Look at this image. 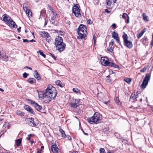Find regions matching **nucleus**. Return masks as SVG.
Listing matches in <instances>:
<instances>
[{"label": "nucleus", "instance_id": "1", "mask_svg": "<svg viewBox=\"0 0 153 153\" xmlns=\"http://www.w3.org/2000/svg\"><path fill=\"white\" fill-rule=\"evenodd\" d=\"M57 94V91L56 88L51 85H48L45 92L43 93V98L45 99L46 102L49 103L52 99L55 100Z\"/></svg>", "mask_w": 153, "mask_h": 153}, {"label": "nucleus", "instance_id": "2", "mask_svg": "<svg viewBox=\"0 0 153 153\" xmlns=\"http://www.w3.org/2000/svg\"><path fill=\"white\" fill-rule=\"evenodd\" d=\"M86 29V27L85 25L82 24L79 25L77 31L79 35V36L77 37L78 39H86V35L85 33H87Z\"/></svg>", "mask_w": 153, "mask_h": 153}, {"label": "nucleus", "instance_id": "3", "mask_svg": "<svg viewBox=\"0 0 153 153\" xmlns=\"http://www.w3.org/2000/svg\"><path fill=\"white\" fill-rule=\"evenodd\" d=\"M102 118L100 114L96 112L93 116L88 119L89 123H92V124H97L101 122Z\"/></svg>", "mask_w": 153, "mask_h": 153}, {"label": "nucleus", "instance_id": "4", "mask_svg": "<svg viewBox=\"0 0 153 153\" xmlns=\"http://www.w3.org/2000/svg\"><path fill=\"white\" fill-rule=\"evenodd\" d=\"M122 38L123 39L124 45L128 48H131L133 46V44L131 42L128 40L127 35L125 32L123 33Z\"/></svg>", "mask_w": 153, "mask_h": 153}, {"label": "nucleus", "instance_id": "5", "mask_svg": "<svg viewBox=\"0 0 153 153\" xmlns=\"http://www.w3.org/2000/svg\"><path fill=\"white\" fill-rule=\"evenodd\" d=\"M79 5L77 4L75 5H74L72 7L73 13L76 17H79L81 16L80 9L79 8Z\"/></svg>", "mask_w": 153, "mask_h": 153}, {"label": "nucleus", "instance_id": "6", "mask_svg": "<svg viewBox=\"0 0 153 153\" xmlns=\"http://www.w3.org/2000/svg\"><path fill=\"white\" fill-rule=\"evenodd\" d=\"M25 121L28 124L31 126L35 127L37 125V124L34 121V119L33 118H27L25 119Z\"/></svg>", "mask_w": 153, "mask_h": 153}, {"label": "nucleus", "instance_id": "7", "mask_svg": "<svg viewBox=\"0 0 153 153\" xmlns=\"http://www.w3.org/2000/svg\"><path fill=\"white\" fill-rule=\"evenodd\" d=\"M27 100L30 102L31 104L38 111H40L42 108L41 106L39 105L38 103L32 100L27 99Z\"/></svg>", "mask_w": 153, "mask_h": 153}, {"label": "nucleus", "instance_id": "8", "mask_svg": "<svg viewBox=\"0 0 153 153\" xmlns=\"http://www.w3.org/2000/svg\"><path fill=\"white\" fill-rule=\"evenodd\" d=\"M79 101L78 100L74 99L70 103V105L71 108H76L79 105Z\"/></svg>", "mask_w": 153, "mask_h": 153}, {"label": "nucleus", "instance_id": "9", "mask_svg": "<svg viewBox=\"0 0 153 153\" xmlns=\"http://www.w3.org/2000/svg\"><path fill=\"white\" fill-rule=\"evenodd\" d=\"M11 19V17L7 14H4L2 16V21L7 23H8Z\"/></svg>", "mask_w": 153, "mask_h": 153}, {"label": "nucleus", "instance_id": "10", "mask_svg": "<svg viewBox=\"0 0 153 153\" xmlns=\"http://www.w3.org/2000/svg\"><path fill=\"white\" fill-rule=\"evenodd\" d=\"M117 1V0H106V7L108 9L110 8L112 3H115Z\"/></svg>", "mask_w": 153, "mask_h": 153}, {"label": "nucleus", "instance_id": "11", "mask_svg": "<svg viewBox=\"0 0 153 153\" xmlns=\"http://www.w3.org/2000/svg\"><path fill=\"white\" fill-rule=\"evenodd\" d=\"M66 46L65 44L63 42L62 43L61 45H60L58 47H56V49L59 52L62 51L65 48Z\"/></svg>", "mask_w": 153, "mask_h": 153}, {"label": "nucleus", "instance_id": "12", "mask_svg": "<svg viewBox=\"0 0 153 153\" xmlns=\"http://www.w3.org/2000/svg\"><path fill=\"white\" fill-rule=\"evenodd\" d=\"M24 108L26 110L29 112L30 113L32 114H35V112L28 105H26L24 106Z\"/></svg>", "mask_w": 153, "mask_h": 153}, {"label": "nucleus", "instance_id": "13", "mask_svg": "<svg viewBox=\"0 0 153 153\" xmlns=\"http://www.w3.org/2000/svg\"><path fill=\"white\" fill-rule=\"evenodd\" d=\"M63 42V40L62 38L59 36H57L55 39V42L54 45L57 44L58 43H62Z\"/></svg>", "mask_w": 153, "mask_h": 153}, {"label": "nucleus", "instance_id": "14", "mask_svg": "<svg viewBox=\"0 0 153 153\" xmlns=\"http://www.w3.org/2000/svg\"><path fill=\"white\" fill-rule=\"evenodd\" d=\"M7 24H8V25L11 27L16 28L17 27V25L12 19Z\"/></svg>", "mask_w": 153, "mask_h": 153}, {"label": "nucleus", "instance_id": "15", "mask_svg": "<svg viewBox=\"0 0 153 153\" xmlns=\"http://www.w3.org/2000/svg\"><path fill=\"white\" fill-rule=\"evenodd\" d=\"M108 59L106 58L105 59L104 57H101V62L102 65L105 66H107L108 63Z\"/></svg>", "mask_w": 153, "mask_h": 153}, {"label": "nucleus", "instance_id": "16", "mask_svg": "<svg viewBox=\"0 0 153 153\" xmlns=\"http://www.w3.org/2000/svg\"><path fill=\"white\" fill-rule=\"evenodd\" d=\"M58 148L55 144H52L51 146V150L53 153H57Z\"/></svg>", "mask_w": 153, "mask_h": 153}, {"label": "nucleus", "instance_id": "17", "mask_svg": "<svg viewBox=\"0 0 153 153\" xmlns=\"http://www.w3.org/2000/svg\"><path fill=\"white\" fill-rule=\"evenodd\" d=\"M107 66H108L111 67H114L115 68H117L119 67L118 66L116 65L113 62H110L108 61L107 64Z\"/></svg>", "mask_w": 153, "mask_h": 153}, {"label": "nucleus", "instance_id": "18", "mask_svg": "<svg viewBox=\"0 0 153 153\" xmlns=\"http://www.w3.org/2000/svg\"><path fill=\"white\" fill-rule=\"evenodd\" d=\"M34 73L35 74L34 75V77L36 79L38 80H39L41 79V77L38 73L37 70H35L34 71Z\"/></svg>", "mask_w": 153, "mask_h": 153}, {"label": "nucleus", "instance_id": "19", "mask_svg": "<svg viewBox=\"0 0 153 153\" xmlns=\"http://www.w3.org/2000/svg\"><path fill=\"white\" fill-rule=\"evenodd\" d=\"M56 16H52L51 17V18L50 20V21L54 25L56 24V21H55L56 17Z\"/></svg>", "mask_w": 153, "mask_h": 153}, {"label": "nucleus", "instance_id": "20", "mask_svg": "<svg viewBox=\"0 0 153 153\" xmlns=\"http://www.w3.org/2000/svg\"><path fill=\"white\" fill-rule=\"evenodd\" d=\"M148 82L143 80V82L141 85V88L143 89L145 88L148 84Z\"/></svg>", "mask_w": 153, "mask_h": 153}, {"label": "nucleus", "instance_id": "21", "mask_svg": "<svg viewBox=\"0 0 153 153\" xmlns=\"http://www.w3.org/2000/svg\"><path fill=\"white\" fill-rule=\"evenodd\" d=\"M27 82L31 84H33L35 83L36 80L35 79L33 78H30L27 80Z\"/></svg>", "mask_w": 153, "mask_h": 153}, {"label": "nucleus", "instance_id": "22", "mask_svg": "<svg viewBox=\"0 0 153 153\" xmlns=\"http://www.w3.org/2000/svg\"><path fill=\"white\" fill-rule=\"evenodd\" d=\"M150 74L148 73L147 74L143 80L148 82L150 80Z\"/></svg>", "mask_w": 153, "mask_h": 153}, {"label": "nucleus", "instance_id": "23", "mask_svg": "<svg viewBox=\"0 0 153 153\" xmlns=\"http://www.w3.org/2000/svg\"><path fill=\"white\" fill-rule=\"evenodd\" d=\"M16 113L17 115L20 116H24L25 115V113L20 110H17L16 112Z\"/></svg>", "mask_w": 153, "mask_h": 153}, {"label": "nucleus", "instance_id": "24", "mask_svg": "<svg viewBox=\"0 0 153 153\" xmlns=\"http://www.w3.org/2000/svg\"><path fill=\"white\" fill-rule=\"evenodd\" d=\"M40 34L43 37H46L47 36H48V34H49L47 32L45 31L41 32Z\"/></svg>", "mask_w": 153, "mask_h": 153}, {"label": "nucleus", "instance_id": "25", "mask_svg": "<svg viewBox=\"0 0 153 153\" xmlns=\"http://www.w3.org/2000/svg\"><path fill=\"white\" fill-rule=\"evenodd\" d=\"M59 131L61 134L62 137L63 138H65L66 135L64 131L61 128L59 129Z\"/></svg>", "mask_w": 153, "mask_h": 153}, {"label": "nucleus", "instance_id": "26", "mask_svg": "<svg viewBox=\"0 0 153 153\" xmlns=\"http://www.w3.org/2000/svg\"><path fill=\"white\" fill-rule=\"evenodd\" d=\"M142 16L143 17V19L144 20V21H145L148 22L149 21V20L148 19L149 18L146 16V14L145 13H143L142 14Z\"/></svg>", "mask_w": 153, "mask_h": 153}, {"label": "nucleus", "instance_id": "27", "mask_svg": "<svg viewBox=\"0 0 153 153\" xmlns=\"http://www.w3.org/2000/svg\"><path fill=\"white\" fill-rule=\"evenodd\" d=\"M55 83L57 85L61 87H62L64 85L62 84L61 81L59 80H58L56 81Z\"/></svg>", "mask_w": 153, "mask_h": 153}, {"label": "nucleus", "instance_id": "28", "mask_svg": "<svg viewBox=\"0 0 153 153\" xmlns=\"http://www.w3.org/2000/svg\"><path fill=\"white\" fill-rule=\"evenodd\" d=\"M22 140L21 139H19L18 140H17L16 141V145L17 146H20V144L22 143Z\"/></svg>", "mask_w": 153, "mask_h": 153}, {"label": "nucleus", "instance_id": "29", "mask_svg": "<svg viewBox=\"0 0 153 153\" xmlns=\"http://www.w3.org/2000/svg\"><path fill=\"white\" fill-rule=\"evenodd\" d=\"M118 36V34L116 33L115 31H114L112 33V37L114 39H115V38H117Z\"/></svg>", "mask_w": 153, "mask_h": 153}, {"label": "nucleus", "instance_id": "30", "mask_svg": "<svg viewBox=\"0 0 153 153\" xmlns=\"http://www.w3.org/2000/svg\"><path fill=\"white\" fill-rule=\"evenodd\" d=\"M73 91L75 93L77 94H80V91L77 88H73Z\"/></svg>", "mask_w": 153, "mask_h": 153}, {"label": "nucleus", "instance_id": "31", "mask_svg": "<svg viewBox=\"0 0 153 153\" xmlns=\"http://www.w3.org/2000/svg\"><path fill=\"white\" fill-rule=\"evenodd\" d=\"M37 52V53H39V54L41 56H42L44 58H45L46 57V55L42 51L39 50Z\"/></svg>", "mask_w": 153, "mask_h": 153}, {"label": "nucleus", "instance_id": "32", "mask_svg": "<svg viewBox=\"0 0 153 153\" xmlns=\"http://www.w3.org/2000/svg\"><path fill=\"white\" fill-rule=\"evenodd\" d=\"M25 11L26 12V13L27 14L28 16H31L32 12L30 10L28 9Z\"/></svg>", "mask_w": 153, "mask_h": 153}, {"label": "nucleus", "instance_id": "33", "mask_svg": "<svg viewBox=\"0 0 153 153\" xmlns=\"http://www.w3.org/2000/svg\"><path fill=\"white\" fill-rule=\"evenodd\" d=\"M115 39H116V41H117V42L119 43V45H121V46H122L121 45V44L120 42V39L119 37L118 36L117 38L115 37Z\"/></svg>", "mask_w": 153, "mask_h": 153}, {"label": "nucleus", "instance_id": "34", "mask_svg": "<svg viewBox=\"0 0 153 153\" xmlns=\"http://www.w3.org/2000/svg\"><path fill=\"white\" fill-rule=\"evenodd\" d=\"M124 81L128 83H130L131 81V79L130 78H126L124 79Z\"/></svg>", "mask_w": 153, "mask_h": 153}, {"label": "nucleus", "instance_id": "35", "mask_svg": "<svg viewBox=\"0 0 153 153\" xmlns=\"http://www.w3.org/2000/svg\"><path fill=\"white\" fill-rule=\"evenodd\" d=\"M46 41L48 42H49L51 41V36H49V35L48 34V36H47L46 37Z\"/></svg>", "mask_w": 153, "mask_h": 153}, {"label": "nucleus", "instance_id": "36", "mask_svg": "<svg viewBox=\"0 0 153 153\" xmlns=\"http://www.w3.org/2000/svg\"><path fill=\"white\" fill-rule=\"evenodd\" d=\"M114 42V40L113 39H112L111 40V42H110L109 43V46L112 47L113 45Z\"/></svg>", "mask_w": 153, "mask_h": 153}, {"label": "nucleus", "instance_id": "37", "mask_svg": "<svg viewBox=\"0 0 153 153\" xmlns=\"http://www.w3.org/2000/svg\"><path fill=\"white\" fill-rule=\"evenodd\" d=\"M137 97L136 96L135 94H132L130 97V98H131L133 100H135L137 98Z\"/></svg>", "mask_w": 153, "mask_h": 153}, {"label": "nucleus", "instance_id": "38", "mask_svg": "<svg viewBox=\"0 0 153 153\" xmlns=\"http://www.w3.org/2000/svg\"><path fill=\"white\" fill-rule=\"evenodd\" d=\"M108 131V127H106L103 128V131L105 133H106Z\"/></svg>", "mask_w": 153, "mask_h": 153}, {"label": "nucleus", "instance_id": "39", "mask_svg": "<svg viewBox=\"0 0 153 153\" xmlns=\"http://www.w3.org/2000/svg\"><path fill=\"white\" fill-rule=\"evenodd\" d=\"M100 153H106L105 152V150L103 148H100Z\"/></svg>", "mask_w": 153, "mask_h": 153}, {"label": "nucleus", "instance_id": "40", "mask_svg": "<svg viewBox=\"0 0 153 153\" xmlns=\"http://www.w3.org/2000/svg\"><path fill=\"white\" fill-rule=\"evenodd\" d=\"M125 15H126L127 16H128L127 14L126 13H124L122 15V18L123 19H126V16Z\"/></svg>", "mask_w": 153, "mask_h": 153}, {"label": "nucleus", "instance_id": "41", "mask_svg": "<svg viewBox=\"0 0 153 153\" xmlns=\"http://www.w3.org/2000/svg\"><path fill=\"white\" fill-rule=\"evenodd\" d=\"M28 75V74H27L26 73V72H25L23 74V77L25 78H26L27 77Z\"/></svg>", "mask_w": 153, "mask_h": 153}, {"label": "nucleus", "instance_id": "42", "mask_svg": "<svg viewBox=\"0 0 153 153\" xmlns=\"http://www.w3.org/2000/svg\"><path fill=\"white\" fill-rule=\"evenodd\" d=\"M143 34L141 33H140L138 34H137V36L138 39H140L143 35Z\"/></svg>", "mask_w": 153, "mask_h": 153}, {"label": "nucleus", "instance_id": "43", "mask_svg": "<svg viewBox=\"0 0 153 153\" xmlns=\"http://www.w3.org/2000/svg\"><path fill=\"white\" fill-rule=\"evenodd\" d=\"M53 15L55 16H57V17H58V14H57L56 13V11H55V10H54L53 11H52Z\"/></svg>", "mask_w": 153, "mask_h": 153}, {"label": "nucleus", "instance_id": "44", "mask_svg": "<svg viewBox=\"0 0 153 153\" xmlns=\"http://www.w3.org/2000/svg\"><path fill=\"white\" fill-rule=\"evenodd\" d=\"M111 26L114 28V29H115L117 27L115 23H113Z\"/></svg>", "mask_w": 153, "mask_h": 153}, {"label": "nucleus", "instance_id": "45", "mask_svg": "<svg viewBox=\"0 0 153 153\" xmlns=\"http://www.w3.org/2000/svg\"><path fill=\"white\" fill-rule=\"evenodd\" d=\"M23 8L24 10L25 11L28 9L27 8V7L25 4L23 5Z\"/></svg>", "mask_w": 153, "mask_h": 153}, {"label": "nucleus", "instance_id": "46", "mask_svg": "<svg viewBox=\"0 0 153 153\" xmlns=\"http://www.w3.org/2000/svg\"><path fill=\"white\" fill-rule=\"evenodd\" d=\"M146 70V68H144L140 70V71L142 72H145Z\"/></svg>", "mask_w": 153, "mask_h": 153}, {"label": "nucleus", "instance_id": "47", "mask_svg": "<svg viewBox=\"0 0 153 153\" xmlns=\"http://www.w3.org/2000/svg\"><path fill=\"white\" fill-rule=\"evenodd\" d=\"M87 22H88V24L89 25L92 24V22L91 20L90 19H88L87 20Z\"/></svg>", "mask_w": 153, "mask_h": 153}, {"label": "nucleus", "instance_id": "48", "mask_svg": "<svg viewBox=\"0 0 153 153\" xmlns=\"http://www.w3.org/2000/svg\"><path fill=\"white\" fill-rule=\"evenodd\" d=\"M51 56L54 59V60H56V57L54 56V55L53 54L50 53Z\"/></svg>", "mask_w": 153, "mask_h": 153}, {"label": "nucleus", "instance_id": "49", "mask_svg": "<svg viewBox=\"0 0 153 153\" xmlns=\"http://www.w3.org/2000/svg\"><path fill=\"white\" fill-rule=\"evenodd\" d=\"M58 33H59V34L61 35H62L64 34V32L62 31L61 30H59Z\"/></svg>", "mask_w": 153, "mask_h": 153}, {"label": "nucleus", "instance_id": "50", "mask_svg": "<svg viewBox=\"0 0 153 153\" xmlns=\"http://www.w3.org/2000/svg\"><path fill=\"white\" fill-rule=\"evenodd\" d=\"M93 38L94 43V44H95L96 42V36L95 35H94V36H93Z\"/></svg>", "mask_w": 153, "mask_h": 153}, {"label": "nucleus", "instance_id": "51", "mask_svg": "<svg viewBox=\"0 0 153 153\" xmlns=\"http://www.w3.org/2000/svg\"><path fill=\"white\" fill-rule=\"evenodd\" d=\"M108 51H110V52H111L113 51V49L111 47L110 48H109L108 49Z\"/></svg>", "mask_w": 153, "mask_h": 153}, {"label": "nucleus", "instance_id": "52", "mask_svg": "<svg viewBox=\"0 0 153 153\" xmlns=\"http://www.w3.org/2000/svg\"><path fill=\"white\" fill-rule=\"evenodd\" d=\"M61 44H62V43H58L57 44H55V46L56 47H56H58V46H59L60 45H61Z\"/></svg>", "mask_w": 153, "mask_h": 153}, {"label": "nucleus", "instance_id": "53", "mask_svg": "<svg viewBox=\"0 0 153 153\" xmlns=\"http://www.w3.org/2000/svg\"><path fill=\"white\" fill-rule=\"evenodd\" d=\"M146 29L145 28H144L143 29L142 31L141 32V33L143 34L144 33L146 32Z\"/></svg>", "mask_w": 153, "mask_h": 153}, {"label": "nucleus", "instance_id": "54", "mask_svg": "<svg viewBox=\"0 0 153 153\" xmlns=\"http://www.w3.org/2000/svg\"><path fill=\"white\" fill-rule=\"evenodd\" d=\"M49 9L50 10H51V11H53L54 10L53 9V8L52 7H51V6H50L49 7Z\"/></svg>", "mask_w": 153, "mask_h": 153}, {"label": "nucleus", "instance_id": "55", "mask_svg": "<svg viewBox=\"0 0 153 153\" xmlns=\"http://www.w3.org/2000/svg\"><path fill=\"white\" fill-rule=\"evenodd\" d=\"M66 137L69 140H71V137L69 135H67Z\"/></svg>", "mask_w": 153, "mask_h": 153}, {"label": "nucleus", "instance_id": "56", "mask_svg": "<svg viewBox=\"0 0 153 153\" xmlns=\"http://www.w3.org/2000/svg\"><path fill=\"white\" fill-rule=\"evenodd\" d=\"M23 42H29V41L27 39H23Z\"/></svg>", "mask_w": 153, "mask_h": 153}, {"label": "nucleus", "instance_id": "57", "mask_svg": "<svg viewBox=\"0 0 153 153\" xmlns=\"http://www.w3.org/2000/svg\"><path fill=\"white\" fill-rule=\"evenodd\" d=\"M109 102V101H105L104 102H103V103L105 104H106L107 105L108 103Z\"/></svg>", "mask_w": 153, "mask_h": 153}, {"label": "nucleus", "instance_id": "58", "mask_svg": "<svg viewBox=\"0 0 153 153\" xmlns=\"http://www.w3.org/2000/svg\"><path fill=\"white\" fill-rule=\"evenodd\" d=\"M21 28V27H19L17 29V30L18 31V32H20V29Z\"/></svg>", "mask_w": 153, "mask_h": 153}, {"label": "nucleus", "instance_id": "59", "mask_svg": "<svg viewBox=\"0 0 153 153\" xmlns=\"http://www.w3.org/2000/svg\"><path fill=\"white\" fill-rule=\"evenodd\" d=\"M128 19H127V20L126 21V23H128L129 22V17L128 16Z\"/></svg>", "mask_w": 153, "mask_h": 153}, {"label": "nucleus", "instance_id": "60", "mask_svg": "<svg viewBox=\"0 0 153 153\" xmlns=\"http://www.w3.org/2000/svg\"><path fill=\"white\" fill-rule=\"evenodd\" d=\"M25 68H27L30 70H32V68H31V67H28V66H26L25 67Z\"/></svg>", "mask_w": 153, "mask_h": 153}, {"label": "nucleus", "instance_id": "61", "mask_svg": "<svg viewBox=\"0 0 153 153\" xmlns=\"http://www.w3.org/2000/svg\"><path fill=\"white\" fill-rule=\"evenodd\" d=\"M82 132L85 135L87 136H88V134L85 133L83 130H82Z\"/></svg>", "mask_w": 153, "mask_h": 153}, {"label": "nucleus", "instance_id": "62", "mask_svg": "<svg viewBox=\"0 0 153 153\" xmlns=\"http://www.w3.org/2000/svg\"><path fill=\"white\" fill-rule=\"evenodd\" d=\"M1 57L4 58V55H3L1 54H0V58H1Z\"/></svg>", "mask_w": 153, "mask_h": 153}, {"label": "nucleus", "instance_id": "63", "mask_svg": "<svg viewBox=\"0 0 153 153\" xmlns=\"http://www.w3.org/2000/svg\"><path fill=\"white\" fill-rule=\"evenodd\" d=\"M3 126L4 127L6 128L7 126H8V125H7V124L6 123Z\"/></svg>", "mask_w": 153, "mask_h": 153}, {"label": "nucleus", "instance_id": "64", "mask_svg": "<svg viewBox=\"0 0 153 153\" xmlns=\"http://www.w3.org/2000/svg\"><path fill=\"white\" fill-rule=\"evenodd\" d=\"M151 45L152 46H153V39H152V40L151 41Z\"/></svg>", "mask_w": 153, "mask_h": 153}]
</instances>
